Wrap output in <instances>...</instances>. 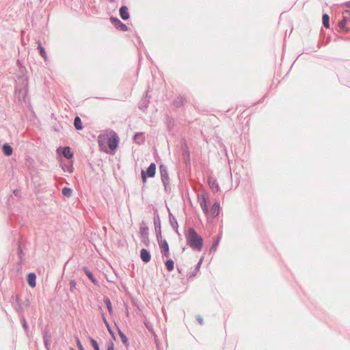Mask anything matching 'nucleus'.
Segmentation results:
<instances>
[{"instance_id":"f257e3e1","label":"nucleus","mask_w":350,"mask_h":350,"mask_svg":"<svg viewBox=\"0 0 350 350\" xmlns=\"http://www.w3.org/2000/svg\"><path fill=\"white\" fill-rule=\"evenodd\" d=\"M107 141L108 148L110 151H108L107 149L105 150L106 152H114L115 150L117 148L119 137L118 135L113 131H110L107 133L100 135L98 136V143L99 146L102 147L104 145L105 141Z\"/></svg>"},{"instance_id":"f03ea898","label":"nucleus","mask_w":350,"mask_h":350,"mask_svg":"<svg viewBox=\"0 0 350 350\" xmlns=\"http://www.w3.org/2000/svg\"><path fill=\"white\" fill-rule=\"evenodd\" d=\"M186 239L187 244L192 249L196 250L198 251L201 250L203 243L202 239L193 228H190L188 230V234H187Z\"/></svg>"},{"instance_id":"7ed1b4c3","label":"nucleus","mask_w":350,"mask_h":350,"mask_svg":"<svg viewBox=\"0 0 350 350\" xmlns=\"http://www.w3.org/2000/svg\"><path fill=\"white\" fill-rule=\"evenodd\" d=\"M158 243L163 256L168 257L170 255L169 245L165 239H163L161 236L158 237Z\"/></svg>"},{"instance_id":"20e7f679","label":"nucleus","mask_w":350,"mask_h":350,"mask_svg":"<svg viewBox=\"0 0 350 350\" xmlns=\"http://www.w3.org/2000/svg\"><path fill=\"white\" fill-rule=\"evenodd\" d=\"M156 172V165L154 163H151L148 167L146 172H142V176L144 182L146 180V176L152 178L155 175Z\"/></svg>"},{"instance_id":"39448f33","label":"nucleus","mask_w":350,"mask_h":350,"mask_svg":"<svg viewBox=\"0 0 350 350\" xmlns=\"http://www.w3.org/2000/svg\"><path fill=\"white\" fill-rule=\"evenodd\" d=\"M350 18V10H346L343 12V19L339 23L338 25L340 29L342 30L347 31H349L348 28H346V24L349 21Z\"/></svg>"},{"instance_id":"423d86ee","label":"nucleus","mask_w":350,"mask_h":350,"mask_svg":"<svg viewBox=\"0 0 350 350\" xmlns=\"http://www.w3.org/2000/svg\"><path fill=\"white\" fill-rule=\"evenodd\" d=\"M220 205L219 202H215L211 208L208 211V213L206 214L211 217H215L219 215Z\"/></svg>"},{"instance_id":"0eeeda50","label":"nucleus","mask_w":350,"mask_h":350,"mask_svg":"<svg viewBox=\"0 0 350 350\" xmlns=\"http://www.w3.org/2000/svg\"><path fill=\"white\" fill-rule=\"evenodd\" d=\"M208 201L207 196L205 195H202L200 198V204L205 214L208 213Z\"/></svg>"},{"instance_id":"6e6552de","label":"nucleus","mask_w":350,"mask_h":350,"mask_svg":"<svg viewBox=\"0 0 350 350\" xmlns=\"http://www.w3.org/2000/svg\"><path fill=\"white\" fill-rule=\"evenodd\" d=\"M111 21L118 29H120L122 31L127 30L126 25L123 24L119 19L115 18H111Z\"/></svg>"},{"instance_id":"1a4fd4ad","label":"nucleus","mask_w":350,"mask_h":350,"mask_svg":"<svg viewBox=\"0 0 350 350\" xmlns=\"http://www.w3.org/2000/svg\"><path fill=\"white\" fill-rule=\"evenodd\" d=\"M140 257L142 260L145 262H148L151 259L150 253L146 249H142L140 251Z\"/></svg>"},{"instance_id":"9d476101","label":"nucleus","mask_w":350,"mask_h":350,"mask_svg":"<svg viewBox=\"0 0 350 350\" xmlns=\"http://www.w3.org/2000/svg\"><path fill=\"white\" fill-rule=\"evenodd\" d=\"M208 185H209L211 189L213 190V191L217 192L219 191V185L215 179L210 178H208Z\"/></svg>"},{"instance_id":"9b49d317","label":"nucleus","mask_w":350,"mask_h":350,"mask_svg":"<svg viewBox=\"0 0 350 350\" xmlns=\"http://www.w3.org/2000/svg\"><path fill=\"white\" fill-rule=\"evenodd\" d=\"M120 14L123 20H127L129 18L128 8L126 6L121 7L120 9Z\"/></svg>"},{"instance_id":"f8f14e48","label":"nucleus","mask_w":350,"mask_h":350,"mask_svg":"<svg viewBox=\"0 0 350 350\" xmlns=\"http://www.w3.org/2000/svg\"><path fill=\"white\" fill-rule=\"evenodd\" d=\"M36 275L34 273H29L27 276V281L29 285L33 288L36 286Z\"/></svg>"},{"instance_id":"ddd939ff","label":"nucleus","mask_w":350,"mask_h":350,"mask_svg":"<svg viewBox=\"0 0 350 350\" xmlns=\"http://www.w3.org/2000/svg\"><path fill=\"white\" fill-rule=\"evenodd\" d=\"M62 154L67 159H71L73 157V153L71 151V149L70 147L64 148Z\"/></svg>"},{"instance_id":"4468645a","label":"nucleus","mask_w":350,"mask_h":350,"mask_svg":"<svg viewBox=\"0 0 350 350\" xmlns=\"http://www.w3.org/2000/svg\"><path fill=\"white\" fill-rule=\"evenodd\" d=\"M165 267L169 272H171L174 269V262L172 259L167 260L165 262Z\"/></svg>"},{"instance_id":"2eb2a0df","label":"nucleus","mask_w":350,"mask_h":350,"mask_svg":"<svg viewBox=\"0 0 350 350\" xmlns=\"http://www.w3.org/2000/svg\"><path fill=\"white\" fill-rule=\"evenodd\" d=\"M37 44H38V49L39 50L40 55L44 59H46V58H47L46 53V51H45L44 49L42 46L41 42L40 41H38Z\"/></svg>"},{"instance_id":"dca6fc26","label":"nucleus","mask_w":350,"mask_h":350,"mask_svg":"<svg viewBox=\"0 0 350 350\" xmlns=\"http://www.w3.org/2000/svg\"><path fill=\"white\" fill-rule=\"evenodd\" d=\"M74 125L77 130H81L83 129L82 122L79 117H76L75 118Z\"/></svg>"},{"instance_id":"f3484780","label":"nucleus","mask_w":350,"mask_h":350,"mask_svg":"<svg viewBox=\"0 0 350 350\" xmlns=\"http://www.w3.org/2000/svg\"><path fill=\"white\" fill-rule=\"evenodd\" d=\"M3 151L5 155L10 156L12 153V148L10 146L5 144L3 146Z\"/></svg>"},{"instance_id":"a211bd4d","label":"nucleus","mask_w":350,"mask_h":350,"mask_svg":"<svg viewBox=\"0 0 350 350\" xmlns=\"http://www.w3.org/2000/svg\"><path fill=\"white\" fill-rule=\"evenodd\" d=\"M329 16L326 14H323V18H322V21H323V24L324 27L326 28L329 27Z\"/></svg>"},{"instance_id":"6ab92c4d","label":"nucleus","mask_w":350,"mask_h":350,"mask_svg":"<svg viewBox=\"0 0 350 350\" xmlns=\"http://www.w3.org/2000/svg\"><path fill=\"white\" fill-rule=\"evenodd\" d=\"M62 194L64 196L70 197L71 196V194H72V189H70V188H68V187H64L62 189Z\"/></svg>"},{"instance_id":"aec40b11","label":"nucleus","mask_w":350,"mask_h":350,"mask_svg":"<svg viewBox=\"0 0 350 350\" xmlns=\"http://www.w3.org/2000/svg\"><path fill=\"white\" fill-rule=\"evenodd\" d=\"M118 333H119V336H120V337L121 338L122 342L124 345H127L128 344V339H127L126 336L120 330H118Z\"/></svg>"},{"instance_id":"412c9836","label":"nucleus","mask_w":350,"mask_h":350,"mask_svg":"<svg viewBox=\"0 0 350 350\" xmlns=\"http://www.w3.org/2000/svg\"><path fill=\"white\" fill-rule=\"evenodd\" d=\"M90 342L94 350H100L98 342L94 338H90Z\"/></svg>"},{"instance_id":"4be33fe9","label":"nucleus","mask_w":350,"mask_h":350,"mask_svg":"<svg viewBox=\"0 0 350 350\" xmlns=\"http://www.w3.org/2000/svg\"><path fill=\"white\" fill-rule=\"evenodd\" d=\"M85 273L87 275V276L93 282H95V280L93 277V275L90 272L88 271L87 269H85Z\"/></svg>"},{"instance_id":"5701e85b","label":"nucleus","mask_w":350,"mask_h":350,"mask_svg":"<svg viewBox=\"0 0 350 350\" xmlns=\"http://www.w3.org/2000/svg\"><path fill=\"white\" fill-rule=\"evenodd\" d=\"M70 290L72 291L76 286V282L74 280L70 282Z\"/></svg>"},{"instance_id":"b1692460","label":"nucleus","mask_w":350,"mask_h":350,"mask_svg":"<svg viewBox=\"0 0 350 350\" xmlns=\"http://www.w3.org/2000/svg\"><path fill=\"white\" fill-rule=\"evenodd\" d=\"M103 321H104V322H105V325H106V326H107V329H108V331H109L110 333H111V328H110V327H109V325L108 322L107 321V320H106V319H105V317L104 316H103Z\"/></svg>"},{"instance_id":"393cba45","label":"nucleus","mask_w":350,"mask_h":350,"mask_svg":"<svg viewBox=\"0 0 350 350\" xmlns=\"http://www.w3.org/2000/svg\"><path fill=\"white\" fill-rule=\"evenodd\" d=\"M77 344L80 350H84L83 345L79 338L77 339Z\"/></svg>"},{"instance_id":"a878e982","label":"nucleus","mask_w":350,"mask_h":350,"mask_svg":"<svg viewBox=\"0 0 350 350\" xmlns=\"http://www.w3.org/2000/svg\"><path fill=\"white\" fill-rule=\"evenodd\" d=\"M105 303L107 305V306H111V301L108 298H106L105 299Z\"/></svg>"},{"instance_id":"bb28decb","label":"nucleus","mask_w":350,"mask_h":350,"mask_svg":"<svg viewBox=\"0 0 350 350\" xmlns=\"http://www.w3.org/2000/svg\"><path fill=\"white\" fill-rule=\"evenodd\" d=\"M107 350H115L114 349V347H113V343H111L108 347H107Z\"/></svg>"},{"instance_id":"cd10ccee","label":"nucleus","mask_w":350,"mask_h":350,"mask_svg":"<svg viewBox=\"0 0 350 350\" xmlns=\"http://www.w3.org/2000/svg\"><path fill=\"white\" fill-rule=\"evenodd\" d=\"M23 327H26V326H27V323L25 322V321H23Z\"/></svg>"},{"instance_id":"c85d7f7f","label":"nucleus","mask_w":350,"mask_h":350,"mask_svg":"<svg viewBox=\"0 0 350 350\" xmlns=\"http://www.w3.org/2000/svg\"><path fill=\"white\" fill-rule=\"evenodd\" d=\"M108 310H109V313H111V312H112V308L109 307V308H108Z\"/></svg>"},{"instance_id":"c756f323","label":"nucleus","mask_w":350,"mask_h":350,"mask_svg":"<svg viewBox=\"0 0 350 350\" xmlns=\"http://www.w3.org/2000/svg\"><path fill=\"white\" fill-rule=\"evenodd\" d=\"M140 133H137L135 135V139H136L138 136H139Z\"/></svg>"},{"instance_id":"7c9ffc66","label":"nucleus","mask_w":350,"mask_h":350,"mask_svg":"<svg viewBox=\"0 0 350 350\" xmlns=\"http://www.w3.org/2000/svg\"><path fill=\"white\" fill-rule=\"evenodd\" d=\"M200 323L202 324V320L201 319H199Z\"/></svg>"},{"instance_id":"2f4dec72","label":"nucleus","mask_w":350,"mask_h":350,"mask_svg":"<svg viewBox=\"0 0 350 350\" xmlns=\"http://www.w3.org/2000/svg\"><path fill=\"white\" fill-rule=\"evenodd\" d=\"M111 2L113 1L114 0H109Z\"/></svg>"},{"instance_id":"473e14b6","label":"nucleus","mask_w":350,"mask_h":350,"mask_svg":"<svg viewBox=\"0 0 350 350\" xmlns=\"http://www.w3.org/2000/svg\"><path fill=\"white\" fill-rule=\"evenodd\" d=\"M72 350H73V349H72Z\"/></svg>"}]
</instances>
